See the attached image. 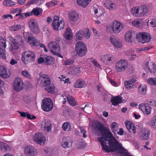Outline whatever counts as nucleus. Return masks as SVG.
Wrapping results in <instances>:
<instances>
[{"instance_id":"nucleus-55","label":"nucleus","mask_w":156,"mask_h":156,"mask_svg":"<svg viewBox=\"0 0 156 156\" xmlns=\"http://www.w3.org/2000/svg\"><path fill=\"white\" fill-rule=\"evenodd\" d=\"M147 24L153 27H156V19L149 20L147 22Z\"/></svg>"},{"instance_id":"nucleus-23","label":"nucleus","mask_w":156,"mask_h":156,"mask_svg":"<svg viewBox=\"0 0 156 156\" xmlns=\"http://www.w3.org/2000/svg\"><path fill=\"white\" fill-rule=\"evenodd\" d=\"M42 126L45 131L49 132L51 129L50 121L49 119H44L41 123Z\"/></svg>"},{"instance_id":"nucleus-40","label":"nucleus","mask_w":156,"mask_h":156,"mask_svg":"<svg viewBox=\"0 0 156 156\" xmlns=\"http://www.w3.org/2000/svg\"><path fill=\"white\" fill-rule=\"evenodd\" d=\"M95 128L97 129L101 132L107 131V129L100 122L98 124H95Z\"/></svg>"},{"instance_id":"nucleus-27","label":"nucleus","mask_w":156,"mask_h":156,"mask_svg":"<svg viewBox=\"0 0 156 156\" xmlns=\"http://www.w3.org/2000/svg\"><path fill=\"white\" fill-rule=\"evenodd\" d=\"M68 16L69 19L71 21L75 22L79 19V14L75 11H71L69 12Z\"/></svg>"},{"instance_id":"nucleus-10","label":"nucleus","mask_w":156,"mask_h":156,"mask_svg":"<svg viewBox=\"0 0 156 156\" xmlns=\"http://www.w3.org/2000/svg\"><path fill=\"white\" fill-rule=\"evenodd\" d=\"M124 28L122 23L118 20L114 21L111 24V29L115 34H118L122 31Z\"/></svg>"},{"instance_id":"nucleus-51","label":"nucleus","mask_w":156,"mask_h":156,"mask_svg":"<svg viewBox=\"0 0 156 156\" xmlns=\"http://www.w3.org/2000/svg\"><path fill=\"white\" fill-rule=\"evenodd\" d=\"M21 28V26L20 25H16L10 27H9V30L11 31H16Z\"/></svg>"},{"instance_id":"nucleus-21","label":"nucleus","mask_w":156,"mask_h":156,"mask_svg":"<svg viewBox=\"0 0 156 156\" xmlns=\"http://www.w3.org/2000/svg\"><path fill=\"white\" fill-rule=\"evenodd\" d=\"M11 73L7 67L0 66V76L4 78H7L10 76Z\"/></svg>"},{"instance_id":"nucleus-28","label":"nucleus","mask_w":156,"mask_h":156,"mask_svg":"<svg viewBox=\"0 0 156 156\" xmlns=\"http://www.w3.org/2000/svg\"><path fill=\"white\" fill-rule=\"evenodd\" d=\"M42 103L41 107H53V103L50 98H44L42 101Z\"/></svg>"},{"instance_id":"nucleus-47","label":"nucleus","mask_w":156,"mask_h":156,"mask_svg":"<svg viewBox=\"0 0 156 156\" xmlns=\"http://www.w3.org/2000/svg\"><path fill=\"white\" fill-rule=\"evenodd\" d=\"M150 134V131L146 130L143 132L141 138L142 140H146L148 139Z\"/></svg>"},{"instance_id":"nucleus-44","label":"nucleus","mask_w":156,"mask_h":156,"mask_svg":"<svg viewBox=\"0 0 156 156\" xmlns=\"http://www.w3.org/2000/svg\"><path fill=\"white\" fill-rule=\"evenodd\" d=\"M138 90L142 94H145L147 90V86L145 84L141 85L138 87Z\"/></svg>"},{"instance_id":"nucleus-36","label":"nucleus","mask_w":156,"mask_h":156,"mask_svg":"<svg viewBox=\"0 0 156 156\" xmlns=\"http://www.w3.org/2000/svg\"><path fill=\"white\" fill-rule=\"evenodd\" d=\"M68 101L72 106H75L77 105V102L75 101L74 98L72 96L69 95H68L67 97Z\"/></svg>"},{"instance_id":"nucleus-48","label":"nucleus","mask_w":156,"mask_h":156,"mask_svg":"<svg viewBox=\"0 0 156 156\" xmlns=\"http://www.w3.org/2000/svg\"><path fill=\"white\" fill-rule=\"evenodd\" d=\"M45 0H30L29 3L30 4H36L38 5H40L43 3Z\"/></svg>"},{"instance_id":"nucleus-22","label":"nucleus","mask_w":156,"mask_h":156,"mask_svg":"<svg viewBox=\"0 0 156 156\" xmlns=\"http://www.w3.org/2000/svg\"><path fill=\"white\" fill-rule=\"evenodd\" d=\"M156 107V101L153 99L148 100L146 102L141 103L139 105L138 107Z\"/></svg>"},{"instance_id":"nucleus-60","label":"nucleus","mask_w":156,"mask_h":156,"mask_svg":"<svg viewBox=\"0 0 156 156\" xmlns=\"http://www.w3.org/2000/svg\"><path fill=\"white\" fill-rule=\"evenodd\" d=\"M41 57H40L38 59V62L39 63H42L44 62L45 63V55L41 56Z\"/></svg>"},{"instance_id":"nucleus-37","label":"nucleus","mask_w":156,"mask_h":156,"mask_svg":"<svg viewBox=\"0 0 156 156\" xmlns=\"http://www.w3.org/2000/svg\"><path fill=\"white\" fill-rule=\"evenodd\" d=\"M83 30H80L77 31L75 35V38L76 40H81L83 37Z\"/></svg>"},{"instance_id":"nucleus-16","label":"nucleus","mask_w":156,"mask_h":156,"mask_svg":"<svg viewBox=\"0 0 156 156\" xmlns=\"http://www.w3.org/2000/svg\"><path fill=\"white\" fill-rule=\"evenodd\" d=\"M24 37L28 39L27 41L31 46H38L39 44V42L37 39L33 36L30 33L26 32L23 34Z\"/></svg>"},{"instance_id":"nucleus-38","label":"nucleus","mask_w":156,"mask_h":156,"mask_svg":"<svg viewBox=\"0 0 156 156\" xmlns=\"http://www.w3.org/2000/svg\"><path fill=\"white\" fill-rule=\"evenodd\" d=\"M62 129L65 131H70L72 129L71 125L69 122H65L63 123L62 125Z\"/></svg>"},{"instance_id":"nucleus-1","label":"nucleus","mask_w":156,"mask_h":156,"mask_svg":"<svg viewBox=\"0 0 156 156\" xmlns=\"http://www.w3.org/2000/svg\"><path fill=\"white\" fill-rule=\"evenodd\" d=\"M98 140L100 142L103 150L106 152H113L117 150L121 155L124 156H130L125 151L122 145L119 143L114 137H112V139L108 140L109 146L105 144V141L106 140V138L99 137L98 138Z\"/></svg>"},{"instance_id":"nucleus-32","label":"nucleus","mask_w":156,"mask_h":156,"mask_svg":"<svg viewBox=\"0 0 156 156\" xmlns=\"http://www.w3.org/2000/svg\"><path fill=\"white\" fill-rule=\"evenodd\" d=\"M92 0H77V4L83 8H86Z\"/></svg>"},{"instance_id":"nucleus-24","label":"nucleus","mask_w":156,"mask_h":156,"mask_svg":"<svg viewBox=\"0 0 156 156\" xmlns=\"http://www.w3.org/2000/svg\"><path fill=\"white\" fill-rule=\"evenodd\" d=\"M124 101V100H123L122 98L119 96L112 97L110 99L112 105L116 106L119 104L123 102Z\"/></svg>"},{"instance_id":"nucleus-57","label":"nucleus","mask_w":156,"mask_h":156,"mask_svg":"<svg viewBox=\"0 0 156 156\" xmlns=\"http://www.w3.org/2000/svg\"><path fill=\"white\" fill-rule=\"evenodd\" d=\"M0 45L2 47L5 48V40L2 37H0Z\"/></svg>"},{"instance_id":"nucleus-34","label":"nucleus","mask_w":156,"mask_h":156,"mask_svg":"<svg viewBox=\"0 0 156 156\" xmlns=\"http://www.w3.org/2000/svg\"><path fill=\"white\" fill-rule=\"evenodd\" d=\"M18 112L20 114V115L23 117H27V118L29 119H36V117L34 115H31L30 114L28 113V112H21L18 111Z\"/></svg>"},{"instance_id":"nucleus-35","label":"nucleus","mask_w":156,"mask_h":156,"mask_svg":"<svg viewBox=\"0 0 156 156\" xmlns=\"http://www.w3.org/2000/svg\"><path fill=\"white\" fill-rule=\"evenodd\" d=\"M32 11L33 15L36 16H39L42 14L43 12L42 9L38 7L33 9Z\"/></svg>"},{"instance_id":"nucleus-29","label":"nucleus","mask_w":156,"mask_h":156,"mask_svg":"<svg viewBox=\"0 0 156 156\" xmlns=\"http://www.w3.org/2000/svg\"><path fill=\"white\" fill-rule=\"evenodd\" d=\"M93 11L94 12L95 16L98 17L100 16L103 14L104 13L103 9L99 8L98 6L96 5L94 6Z\"/></svg>"},{"instance_id":"nucleus-4","label":"nucleus","mask_w":156,"mask_h":156,"mask_svg":"<svg viewBox=\"0 0 156 156\" xmlns=\"http://www.w3.org/2000/svg\"><path fill=\"white\" fill-rule=\"evenodd\" d=\"M35 58V54L31 51H25L22 54L21 60L25 64L34 62Z\"/></svg>"},{"instance_id":"nucleus-17","label":"nucleus","mask_w":156,"mask_h":156,"mask_svg":"<svg viewBox=\"0 0 156 156\" xmlns=\"http://www.w3.org/2000/svg\"><path fill=\"white\" fill-rule=\"evenodd\" d=\"M144 68L147 73L153 74L156 72V65L154 62L151 61L146 62Z\"/></svg>"},{"instance_id":"nucleus-46","label":"nucleus","mask_w":156,"mask_h":156,"mask_svg":"<svg viewBox=\"0 0 156 156\" xmlns=\"http://www.w3.org/2000/svg\"><path fill=\"white\" fill-rule=\"evenodd\" d=\"M102 133V136L106 138H110L109 139H112V137H114L111 132L107 129V131H104Z\"/></svg>"},{"instance_id":"nucleus-12","label":"nucleus","mask_w":156,"mask_h":156,"mask_svg":"<svg viewBox=\"0 0 156 156\" xmlns=\"http://www.w3.org/2000/svg\"><path fill=\"white\" fill-rule=\"evenodd\" d=\"M49 50L51 53L54 55H58V56L61 55L58 53L60 50V47L58 44L55 41H50L48 44Z\"/></svg>"},{"instance_id":"nucleus-30","label":"nucleus","mask_w":156,"mask_h":156,"mask_svg":"<svg viewBox=\"0 0 156 156\" xmlns=\"http://www.w3.org/2000/svg\"><path fill=\"white\" fill-rule=\"evenodd\" d=\"M64 37L67 40H70L73 37L72 30L69 28H67L64 33Z\"/></svg>"},{"instance_id":"nucleus-64","label":"nucleus","mask_w":156,"mask_h":156,"mask_svg":"<svg viewBox=\"0 0 156 156\" xmlns=\"http://www.w3.org/2000/svg\"><path fill=\"white\" fill-rule=\"evenodd\" d=\"M80 132L81 133L83 134V137L84 138L87 137V135L86 134V131L82 127H80Z\"/></svg>"},{"instance_id":"nucleus-6","label":"nucleus","mask_w":156,"mask_h":156,"mask_svg":"<svg viewBox=\"0 0 156 156\" xmlns=\"http://www.w3.org/2000/svg\"><path fill=\"white\" fill-rule=\"evenodd\" d=\"M65 26V22L63 19L59 20L57 16H55L52 22V26L54 30H60L63 29Z\"/></svg>"},{"instance_id":"nucleus-26","label":"nucleus","mask_w":156,"mask_h":156,"mask_svg":"<svg viewBox=\"0 0 156 156\" xmlns=\"http://www.w3.org/2000/svg\"><path fill=\"white\" fill-rule=\"evenodd\" d=\"M125 124L126 128L130 133H135L136 132V128L131 122L127 121L125 122Z\"/></svg>"},{"instance_id":"nucleus-58","label":"nucleus","mask_w":156,"mask_h":156,"mask_svg":"<svg viewBox=\"0 0 156 156\" xmlns=\"http://www.w3.org/2000/svg\"><path fill=\"white\" fill-rule=\"evenodd\" d=\"M7 53L5 51L4 49H2L0 51V57L2 58L5 59L6 58V55Z\"/></svg>"},{"instance_id":"nucleus-14","label":"nucleus","mask_w":156,"mask_h":156,"mask_svg":"<svg viewBox=\"0 0 156 156\" xmlns=\"http://www.w3.org/2000/svg\"><path fill=\"white\" fill-rule=\"evenodd\" d=\"M33 139L37 144L43 146L45 144L46 138L42 133L38 132L34 134Z\"/></svg>"},{"instance_id":"nucleus-54","label":"nucleus","mask_w":156,"mask_h":156,"mask_svg":"<svg viewBox=\"0 0 156 156\" xmlns=\"http://www.w3.org/2000/svg\"><path fill=\"white\" fill-rule=\"evenodd\" d=\"M69 140L67 139H64L61 145L63 148H67L69 147Z\"/></svg>"},{"instance_id":"nucleus-45","label":"nucleus","mask_w":156,"mask_h":156,"mask_svg":"<svg viewBox=\"0 0 156 156\" xmlns=\"http://www.w3.org/2000/svg\"><path fill=\"white\" fill-rule=\"evenodd\" d=\"M3 5L5 6H12L16 5V3L11 0H5L3 2Z\"/></svg>"},{"instance_id":"nucleus-15","label":"nucleus","mask_w":156,"mask_h":156,"mask_svg":"<svg viewBox=\"0 0 156 156\" xmlns=\"http://www.w3.org/2000/svg\"><path fill=\"white\" fill-rule=\"evenodd\" d=\"M28 25L31 31L35 34L40 32L39 27L36 20L34 19H30L29 21Z\"/></svg>"},{"instance_id":"nucleus-41","label":"nucleus","mask_w":156,"mask_h":156,"mask_svg":"<svg viewBox=\"0 0 156 156\" xmlns=\"http://www.w3.org/2000/svg\"><path fill=\"white\" fill-rule=\"evenodd\" d=\"M144 23L143 22H140L137 19L135 20L132 22V24L133 26L139 28H141L143 27Z\"/></svg>"},{"instance_id":"nucleus-25","label":"nucleus","mask_w":156,"mask_h":156,"mask_svg":"<svg viewBox=\"0 0 156 156\" xmlns=\"http://www.w3.org/2000/svg\"><path fill=\"white\" fill-rule=\"evenodd\" d=\"M136 81V78L134 77L124 82L125 86L129 89H131L134 87L135 86V82Z\"/></svg>"},{"instance_id":"nucleus-31","label":"nucleus","mask_w":156,"mask_h":156,"mask_svg":"<svg viewBox=\"0 0 156 156\" xmlns=\"http://www.w3.org/2000/svg\"><path fill=\"white\" fill-rule=\"evenodd\" d=\"M86 84L84 80H79L76 81L74 84L75 88H83L86 86Z\"/></svg>"},{"instance_id":"nucleus-9","label":"nucleus","mask_w":156,"mask_h":156,"mask_svg":"<svg viewBox=\"0 0 156 156\" xmlns=\"http://www.w3.org/2000/svg\"><path fill=\"white\" fill-rule=\"evenodd\" d=\"M75 50L78 55L82 57L86 54L87 49L83 42H77L76 45Z\"/></svg>"},{"instance_id":"nucleus-39","label":"nucleus","mask_w":156,"mask_h":156,"mask_svg":"<svg viewBox=\"0 0 156 156\" xmlns=\"http://www.w3.org/2000/svg\"><path fill=\"white\" fill-rule=\"evenodd\" d=\"M45 64L47 65H51L54 64V60L52 57L45 55Z\"/></svg>"},{"instance_id":"nucleus-13","label":"nucleus","mask_w":156,"mask_h":156,"mask_svg":"<svg viewBox=\"0 0 156 156\" xmlns=\"http://www.w3.org/2000/svg\"><path fill=\"white\" fill-rule=\"evenodd\" d=\"M9 39L16 49H18L20 46H23L24 44L22 37L20 35H17L15 38L10 37Z\"/></svg>"},{"instance_id":"nucleus-43","label":"nucleus","mask_w":156,"mask_h":156,"mask_svg":"<svg viewBox=\"0 0 156 156\" xmlns=\"http://www.w3.org/2000/svg\"><path fill=\"white\" fill-rule=\"evenodd\" d=\"M119 125L115 122H113L111 125V130L115 135L116 134Z\"/></svg>"},{"instance_id":"nucleus-49","label":"nucleus","mask_w":156,"mask_h":156,"mask_svg":"<svg viewBox=\"0 0 156 156\" xmlns=\"http://www.w3.org/2000/svg\"><path fill=\"white\" fill-rule=\"evenodd\" d=\"M83 37L87 39H89L90 37V31L88 28L83 30Z\"/></svg>"},{"instance_id":"nucleus-42","label":"nucleus","mask_w":156,"mask_h":156,"mask_svg":"<svg viewBox=\"0 0 156 156\" xmlns=\"http://www.w3.org/2000/svg\"><path fill=\"white\" fill-rule=\"evenodd\" d=\"M31 15H33L32 11L30 12L24 13L22 14H21V12H19L18 13L16 14V16H19V17L20 18V19H22L29 16Z\"/></svg>"},{"instance_id":"nucleus-33","label":"nucleus","mask_w":156,"mask_h":156,"mask_svg":"<svg viewBox=\"0 0 156 156\" xmlns=\"http://www.w3.org/2000/svg\"><path fill=\"white\" fill-rule=\"evenodd\" d=\"M104 4L108 9L112 10L115 8V5L111 0H106L104 1Z\"/></svg>"},{"instance_id":"nucleus-8","label":"nucleus","mask_w":156,"mask_h":156,"mask_svg":"<svg viewBox=\"0 0 156 156\" xmlns=\"http://www.w3.org/2000/svg\"><path fill=\"white\" fill-rule=\"evenodd\" d=\"M25 84L22 79L20 77H16L14 80L13 87L14 90L16 92L22 90L25 87Z\"/></svg>"},{"instance_id":"nucleus-63","label":"nucleus","mask_w":156,"mask_h":156,"mask_svg":"<svg viewBox=\"0 0 156 156\" xmlns=\"http://www.w3.org/2000/svg\"><path fill=\"white\" fill-rule=\"evenodd\" d=\"M56 3L53 2H50L46 3V5L48 7H50L52 6H55Z\"/></svg>"},{"instance_id":"nucleus-11","label":"nucleus","mask_w":156,"mask_h":156,"mask_svg":"<svg viewBox=\"0 0 156 156\" xmlns=\"http://www.w3.org/2000/svg\"><path fill=\"white\" fill-rule=\"evenodd\" d=\"M128 62L124 59H121L117 62L115 64V69L118 72H123L128 68Z\"/></svg>"},{"instance_id":"nucleus-19","label":"nucleus","mask_w":156,"mask_h":156,"mask_svg":"<svg viewBox=\"0 0 156 156\" xmlns=\"http://www.w3.org/2000/svg\"><path fill=\"white\" fill-rule=\"evenodd\" d=\"M109 40L113 45L117 48H120L122 46L121 40L116 36L112 35L109 37Z\"/></svg>"},{"instance_id":"nucleus-2","label":"nucleus","mask_w":156,"mask_h":156,"mask_svg":"<svg viewBox=\"0 0 156 156\" xmlns=\"http://www.w3.org/2000/svg\"><path fill=\"white\" fill-rule=\"evenodd\" d=\"M148 7L145 5H142L138 7H134L131 10V12L132 15L137 17L143 16L146 15L148 12Z\"/></svg>"},{"instance_id":"nucleus-3","label":"nucleus","mask_w":156,"mask_h":156,"mask_svg":"<svg viewBox=\"0 0 156 156\" xmlns=\"http://www.w3.org/2000/svg\"><path fill=\"white\" fill-rule=\"evenodd\" d=\"M39 80L44 86L45 90L49 93H53L54 91V87L52 85H50L51 83L50 79L48 76L46 74L40 75Z\"/></svg>"},{"instance_id":"nucleus-7","label":"nucleus","mask_w":156,"mask_h":156,"mask_svg":"<svg viewBox=\"0 0 156 156\" xmlns=\"http://www.w3.org/2000/svg\"><path fill=\"white\" fill-rule=\"evenodd\" d=\"M136 38L138 42L144 44L150 41L151 39V37L148 33L142 32L136 34Z\"/></svg>"},{"instance_id":"nucleus-5","label":"nucleus","mask_w":156,"mask_h":156,"mask_svg":"<svg viewBox=\"0 0 156 156\" xmlns=\"http://www.w3.org/2000/svg\"><path fill=\"white\" fill-rule=\"evenodd\" d=\"M100 60L103 65L111 66L115 62L116 58L112 54H106L101 55Z\"/></svg>"},{"instance_id":"nucleus-53","label":"nucleus","mask_w":156,"mask_h":156,"mask_svg":"<svg viewBox=\"0 0 156 156\" xmlns=\"http://www.w3.org/2000/svg\"><path fill=\"white\" fill-rule=\"evenodd\" d=\"M150 125L154 128L156 129V115H155L150 121Z\"/></svg>"},{"instance_id":"nucleus-62","label":"nucleus","mask_w":156,"mask_h":156,"mask_svg":"<svg viewBox=\"0 0 156 156\" xmlns=\"http://www.w3.org/2000/svg\"><path fill=\"white\" fill-rule=\"evenodd\" d=\"M63 115L65 117H68L71 115V112L68 109L66 110L63 111Z\"/></svg>"},{"instance_id":"nucleus-59","label":"nucleus","mask_w":156,"mask_h":156,"mask_svg":"<svg viewBox=\"0 0 156 156\" xmlns=\"http://www.w3.org/2000/svg\"><path fill=\"white\" fill-rule=\"evenodd\" d=\"M73 63V61L72 59H68L64 61L63 64L66 65H69L72 64Z\"/></svg>"},{"instance_id":"nucleus-50","label":"nucleus","mask_w":156,"mask_h":156,"mask_svg":"<svg viewBox=\"0 0 156 156\" xmlns=\"http://www.w3.org/2000/svg\"><path fill=\"white\" fill-rule=\"evenodd\" d=\"M147 82L149 84L151 85L156 86V78H149L147 80Z\"/></svg>"},{"instance_id":"nucleus-18","label":"nucleus","mask_w":156,"mask_h":156,"mask_svg":"<svg viewBox=\"0 0 156 156\" xmlns=\"http://www.w3.org/2000/svg\"><path fill=\"white\" fill-rule=\"evenodd\" d=\"M136 35L134 31L133 30L128 31L125 34V40L128 43H131L135 40V37H136Z\"/></svg>"},{"instance_id":"nucleus-20","label":"nucleus","mask_w":156,"mask_h":156,"mask_svg":"<svg viewBox=\"0 0 156 156\" xmlns=\"http://www.w3.org/2000/svg\"><path fill=\"white\" fill-rule=\"evenodd\" d=\"M24 153L27 156H34L36 154L37 151L34 147L28 145L25 147Z\"/></svg>"},{"instance_id":"nucleus-61","label":"nucleus","mask_w":156,"mask_h":156,"mask_svg":"<svg viewBox=\"0 0 156 156\" xmlns=\"http://www.w3.org/2000/svg\"><path fill=\"white\" fill-rule=\"evenodd\" d=\"M22 73L23 75L25 77L28 78H30V75L28 72L26 71L23 70L22 72Z\"/></svg>"},{"instance_id":"nucleus-56","label":"nucleus","mask_w":156,"mask_h":156,"mask_svg":"<svg viewBox=\"0 0 156 156\" xmlns=\"http://www.w3.org/2000/svg\"><path fill=\"white\" fill-rule=\"evenodd\" d=\"M58 79L61 81H63L64 83H68L69 81V78L66 79V77L63 75H61L60 76L58 77Z\"/></svg>"},{"instance_id":"nucleus-52","label":"nucleus","mask_w":156,"mask_h":156,"mask_svg":"<svg viewBox=\"0 0 156 156\" xmlns=\"http://www.w3.org/2000/svg\"><path fill=\"white\" fill-rule=\"evenodd\" d=\"M143 113L146 115H149L151 113V108H140Z\"/></svg>"}]
</instances>
